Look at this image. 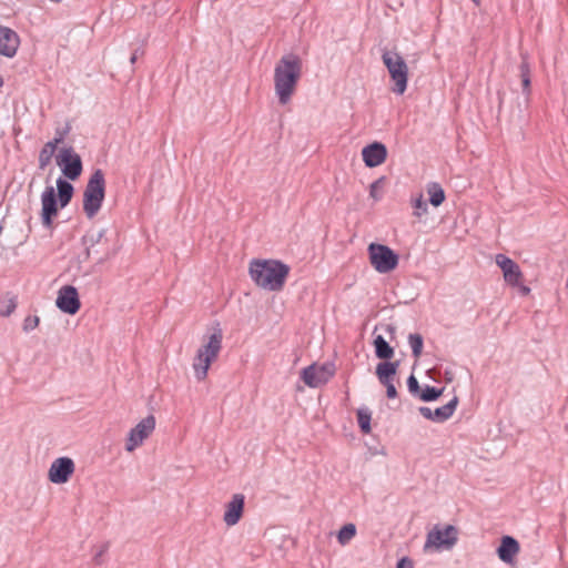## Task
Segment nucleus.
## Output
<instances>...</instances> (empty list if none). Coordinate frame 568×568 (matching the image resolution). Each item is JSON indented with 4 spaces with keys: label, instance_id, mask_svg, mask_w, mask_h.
Listing matches in <instances>:
<instances>
[{
    "label": "nucleus",
    "instance_id": "a18cd8bd",
    "mask_svg": "<svg viewBox=\"0 0 568 568\" xmlns=\"http://www.w3.org/2000/svg\"><path fill=\"white\" fill-rule=\"evenodd\" d=\"M109 257V253H105L104 256H101L99 261H103Z\"/></svg>",
    "mask_w": 568,
    "mask_h": 568
},
{
    "label": "nucleus",
    "instance_id": "9d476101",
    "mask_svg": "<svg viewBox=\"0 0 568 568\" xmlns=\"http://www.w3.org/2000/svg\"><path fill=\"white\" fill-rule=\"evenodd\" d=\"M155 428V418L153 415H149L143 418L135 427H133L130 433L125 444V449L128 452H133L138 446H140L145 438L150 436V434Z\"/></svg>",
    "mask_w": 568,
    "mask_h": 568
},
{
    "label": "nucleus",
    "instance_id": "20e7f679",
    "mask_svg": "<svg viewBox=\"0 0 568 568\" xmlns=\"http://www.w3.org/2000/svg\"><path fill=\"white\" fill-rule=\"evenodd\" d=\"M105 197V178L101 169L93 171L83 191V212L88 219H93Z\"/></svg>",
    "mask_w": 568,
    "mask_h": 568
},
{
    "label": "nucleus",
    "instance_id": "c9c22d12",
    "mask_svg": "<svg viewBox=\"0 0 568 568\" xmlns=\"http://www.w3.org/2000/svg\"><path fill=\"white\" fill-rule=\"evenodd\" d=\"M407 387L409 393L413 394L414 396L419 395L420 386L417 378L413 374L407 378Z\"/></svg>",
    "mask_w": 568,
    "mask_h": 568
},
{
    "label": "nucleus",
    "instance_id": "473e14b6",
    "mask_svg": "<svg viewBox=\"0 0 568 568\" xmlns=\"http://www.w3.org/2000/svg\"><path fill=\"white\" fill-rule=\"evenodd\" d=\"M413 206L415 209L414 215L418 217L427 212V203L422 194L414 201Z\"/></svg>",
    "mask_w": 568,
    "mask_h": 568
},
{
    "label": "nucleus",
    "instance_id": "423d86ee",
    "mask_svg": "<svg viewBox=\"0 0 568 568\" xmlns=\"http://www.w3.org/2000/svg\"><path fill=\"white\" fill-rule=\"evenodd\" d=\"M458 530L453 525H447L444 528L436 525L432 530L428 531L424 550L429 549H452L458 540Z\"/></svg>",
    "mask_w": 568,
    "mask_h": 568
},
{
    "label": "nucleus",
    "instance_id": "79ce46f5",
    "mask_svg": "<svg viewBox=\"0 0 568 568\" xmlns=\"http://www.w3.org/2000/svg\"><path fill=\"white\" fill-rule=\"evenodd\" d=\"M384 327L385 331L390 334V336H393L396 332V327L394 325L387 324Z\"/></svg>",
    "mask_w": 568,
    "mask_h": 568
},
{
    "label": "nucleus",
    "instance_id": "f257e3e1",
    "mask_svg": "<svg viewBox=\"0 0 568 568\" xmlns=\"http://www.w3.org/2000/svg\"><path fill=\"white\" fill-rule=\"evenodd\" d=\"M302 75V59L294 53L284 54L274 68V90L281 104L290 102Z\"/></svg>",
    "mask_w": 568,
    "mask_h": 568
},
{
    "label": "nucleus",
    "instance_id": "4c0bfd02",
    "mask_svg": "<svg viewBox=\"0 0 568 568\" xmlns=\"http://www.w3.org/2000/svg\"><path fill=\"white\" fill-rule=\"evenodd\" d=\"M396 568H414L413 560L408 557H403L398 560Z\"/></svg>",
    "mask_w": 568,
    "mask_h": 568
},
{
    "label": "nucleus",
    "instance_id": "cd10ccee",
    "mask_svg": "<svg viewBox=\"0 0 568 568\" xmlns=\"http://www.w3.org/2000/svg\"><path fill=\"white\" fill-rule=\"evenodd\" d=\"M408 344L412 348L413 356L418 358L423 352L424 339L423 336L418 333H413L408 335Z\"/></svg>",
    "mask_w": 568,
    "mask_h": 568
},
{
    "label": "nucleus",
    "instance_id": "6ab92c4d",
    "mask_svg": "<svg viewBox=\"0 0 568 568\" xmlns=\"http://www.w3.org/2000/svg\"><path fill=\"white\" fill-rule=\"evenodd\" d=\"M398 367L399 362L397 361L378 363L375 371L378 382L385 387L394 385V376L396 375Z\"/></svg>",
    "mask_w": 568,
    "mask_h": 568
},
{
    "label": "nucleus",
    "instance_id": "2eb2a0df",
    "mask_svg": "<svg viewBox=\"0 0 568 568\" xmlns=\"http://www.w3.org/2000/svg\"><path fill=\"white\" fill-rule=\"evenodd\" d=\"M495 261L501 268L505 281L513 286H518L523 277L519 265L504 254H497Z\"/></svg>",
    "mask_w": 568,
    "mask_h": 568
},
{
    "label": "nucleus",
    "instance_id": "39448f33",
    "mask_svg": "<svg viewBox=\"0 0 568 568\" xmlns=\"http://www.w3.org/2000/svg\"><path fill=\"white\" fill-rule=\"evenodd\" d=\"M382 60L390 75L392 91L402 95L407 89L408 67L404 58L396 51L383 50Z\"/></svg>",
    "mask_w": 568,
    "mask_h": 568
},
{
    "label": "nucleus",
    "instance_id": "f3484780",
    "mask_svg": "<svg viewBox=\"0 0 568 568\" xmlns=\"http://www.w3.org/2000/svg\"><path fill=\"white\" fill-rule=\"evenodd\" d=\"M20 40L17 32L7 27H0V54L12 58L19 48Z\"/></svg>",
    "mask_w": 568,
    "mask_h": 568
},
{
    "label": "nucleus",
    "instance_id": "7c9ffc66",
    "mask_svg": "<svg viewBox=\"0 0 568 568\" xmlns=\"http://www.w3.org/2000/svg\"><path fill=\"white\" fill-rule=\"evenodd\" d=\"M71 125L67 123L63 128H57L54 131V138L50 141L55 145L63 143L65 136L70 133Z\"/></svg>",
    "mask_w": 568,
    "mask_h": 568
},
{
    "label": "nucleus",
    "instance_id": "e433bc0d",
    "mask_svg": "<svg viewBox=\"0 0 568 568\" xmlns=\"http://www.w3.org/2000/svg\"><path fill=\"white\" fill-rule=\"evenodd\" d=\"M108 549H109V544H104L101 546L100 550L93 557V561L95 565H98V566L102 565V562H103L102 556L108 551Z\"/></svg>",
    "mask_w": 568,
    "mask_h": 568
},
{
    "label": "nucleus",
    "instance_id": "1a4fd4ad",
    "mask_svg": "<svg viewBox=\"0 0 568 568\" xmlns=\"http://www.w3.org/2000/svg\"><path fill=\"white\" fill-rule=\"evenodd\" d=\"M334 375V369L329 364L316 365L312 364L305 367L301 373L302 381L312 388L320 387L328 382Z\"/></svg>",
    "mask_w": 568,
    "mask_h": 568
},
{
    "label": "nucleus",
    "instance_id": "f03ea898",
    "mask_svg": "<svg viewBox=\"0 0 568 568\" xmlns=\"http://www.w3.org/2000/svg\"><path fill=\"white\" fill-rule=\"evenodd\" d=\"M288 273L290 266L277 260H256L250 264L252 280L257 286L267 291H281Z\"/></svg>",
    "mask_w": 568,
    "mask_h": 568
},
{
    "label": "nucleus",
    "instance_id": "a19ab883",
    "mask_svg": "<svg viewBox=\"0 0 568 568\" xmlns=\"http://www.w3.org/2000/svg\"><path fill=\"white\" fill-rule=\"evenodd\" d=\"M142 54H143V51H142V50H140V49H136V50L132 53V55H131V58H130V62H131L132 64H134V63H135V61L138 60V58H139L140 55H142Z\"/></svg>",
    "mask_w": 568,
    "mask_h": 568
},
{
    "label": "nucleus",
    "instance_id": "c756f323",
    "mask_svg": "<svg viewBox=\"0 0 568 568\" xmlns=\"http://www.w3.org/2000/svg\"><path fill=\"white\" fill-rule=\"evenodd\" d=\"M17 308V300L11 297L7 301L0 302V316L8 317L10 316L14 310Z\"/></svg>",
    "mask_w": 568,
    "mask_h": 568
},
{
    "label": "nucleus",
    "instance_id": "b1692460",
    "mask_svg": "<svg viewBox=\"0 0 568 568\" xmlns=\"http://www.w3.org/2000/svg\"><path fill=\"white\" fill-rule=\"evenodd\" d=\"M357 423L361 428V430L364 434L371 433V419H372V412L367 407H361L357 409Z\"/></svg>",
    "mask_w": 568,
    "mask_h": 568
},
{
    "label": "nucleus",
    "instance_id": "ddd939ff",
    "mask_svg": "<svg viewBox=\"0 0 568 568\" xmlns=\"http://www.w3.org/2000/svg\"><path fill=\"white\" fill-rule=\"evenodd\" d=\"M74 462L70 457H59L49 468V480L53 484H64L74 473Z\"/></svg>",
    "mask_w": 568,
    "mask_h": 568
},
{
    "label": "nucleus",
    "instance_id": "58836bf2",
    "mask_svg": "<svg viewBox=\"0 0 568 568\" xmlns=\"http://www.w3.org/2000/svg\"><path fill=\"white\" fill-rule=\"evenodd\" d=\"M530 83H531L530 78L521 79L523 92L525 94L530 93Z\"/></svg>",
    "mask_w": 568,
    "mask_h": 568
},
{
    "label": "nucleus",
    "instance_id": "0eeeda50",
    "mask_svg": "<svg viewBox=\"0 0 568 568\" xmlns=\"http://www.w3.org/2000/svg\"><path fill=\"white\" fill-rule=\"evenodd\" d=\"M369 262L382 274L388 273L398 265V255L384 244L368 245Z\"/></svg>",
    "mask_w": 568,
    "mask_h": 568
},
{
    "label": "nucleus",
    "instance_id": "6e6552de",
    "mask_svg": "<svg viewBox=\"0 0 568 568\" xmlns=\"http://www.w3.org/2000/svg\"><path fill=\"white\" fill-rule=\"evenodd\" d=\"M55 162L62 174L71 181L78 180L83 171L81 156L72 146L60 149Z\"/></svg>",
    "mask_w": 568,
    "mask_h": 568
},
{
    "label": "nucleus",
    "instance_id": "dca6fc26",
    "mask_svg": "<svg viewBox=\"0 0 568 568\" xmlns=\"http://www.w3.org/2000/svg\"><path fill=\"white\" fill-rule=\"evenodd\" d=\"M363 161L368 168L381 165L387 156V149L381 142H373L362 150Z\"/></svg>",
    "mask_w": 568,
    "mask_h": 568
},
{
    "label": "nucleus",
    "instance_id": "a211bd4d",
    "mask_svg": "<svg viewBox=\"0 0 568 568\" xmlns=\"http://www.w3.org/2000/svg\"><path fill=\"white\" fill-rule=\"evenodd\" d=\"M244 495L235 494L232 496V499L226 504V510L223 517L227 526H234L240 521L244 510Z\"/></svg>",
    "mask_w": 568,
    "mask_h": 568
},
{
    "label": "nucleus",
    "instance_id": "f8f14e48",
    "mask_svg": "<svg viewBox=\"0 0 568 568\" xmlns=\"http://www.w3.org/2000/svg\"><path fill=\"white\" fill-rule=\"evenodd\" d=\"M57 307L69 315H74L81 307L78 291L72 285L62 286L55 300Z\"/></svg>",
    "mask_w": 568,
    "mask_h": 568
},
{
    "label": "nucleus",
    "instance_id": "4468645a",
    "mask_svg": "<svg viewBox=\"0 0 568 568\" xmlns=\"http://www.w3.org/2000/svg\"><path fill=\"white\" fill-rule=\"evenodd\" d=\"M457 405L458 397L454 396L447 404L443 405L442 407L432 409L427 406H420L418 412L424 418L434 423H444L453 416Z\"/></svg>",
    "mask_w": 568,
    "mask_h": 568
},
{
    "label": "nucleus",
    "instance_id": "7ed1b4c3",
    "mask_svg": "<svg viewBox=\"0 0 568 568\" xmlns=\"http://www.w3.org/2000/svg\"><path fill=\"white\" fill-rule=\"evenodd\" d=\"M222 329L216 328L209 336L207 342L197 349L192 364L197 381L206 378L211 364L216 359L222 349Z\"/></svg>",
    "mask_w": 568,
    "mask_h": 568
},
{
    "label": "nucleus",
    "instance_id": "49530a36",
    "mask_svg": "<svg viewBox=\"0 0 568 568\" xmlns=\"http://www.w3.org/2000/svg\"><path fill=\"white\" fill-rule=\"evenodd\" d=\"M3 85V78L0 75V87Z\"/></svg>",
    "mask_w": 568,
    "mask_h": 568
},
{
    "label": "nucleus",
    "instance_id": "ea45409f",
    "mask_svg": "<svg viewBox=\"0 0 568 568\" xmlns=\"http://www.w3.org/2000/svg\"><path fill=\"white\" fill-rule=\"evenodd\" d=\"M386 396L388 398L397 397V389H396L395 385H389L388 387H386Z\"/></svg>",
    "mask_w": 568,
    "mask_h": 568
},
{
    "label": "nucleus",
    "instance_id": "f704fd0d",
    "mask_svg": "<svg viewBox=\"0 0 568 568\" xmlns=\"http://www.w3.org/2000/svg\"><path fill=\"white\" fill-rule=\"evenodd\" d=\"M519 77L521 79L530 78V67L527 61V54L521 53V62L519 64Z\"/></svg>",
    "mask_w": 568,
    "mask_h": 568
},
{
    "label": "nucleus",
    "instance_id": "bb28decb",
    "mask_svg": "<svg viewBox=\"0 0 568 568\" xmlns=\"http://www.w3.org/2000/svg\"><path fill=\"white\" fill-rule=\"evenodd\" d=\"M444 388H436L434 386L426 385L419 393L418 397L423 402H433L442 396Z\"/></svg>",
    "mask_w": 568,
    "mask_h": 568
},
{
    "label": "nucleus",
    "instance_id": "aec40b11",
    "mask_svg": "<svg viewBox=\"0 0 568 568\" xmlns=\"http://www.w3.org/2000/svg\"><path fill=\"white\" fill-rule=\"evenodd\" d=\"M519 551L518 541L511 536H504L500 546L497 549L498 557L504 562H511L515 555Z\"/></svg>",
    "mask_w": 568,
    "mask_h": 568
},
{
    "label": "nucleus",
    "instance_id": "a878e982",
    "mask_svg": "<svg viewBox=\"0 0 568 568\" xmlns=\"http://www.w3.org/2000/svg\"><path fill=\"white\" fill-rule=\"evenodd\" d=\"M105 235V230H100L97 233H91L87 237H84L85 243L88 244L87 247V256H90L92 252L99 253L98 250H93L97 244H100L102 242V239Z\"/></svg>",
    "mask_w": 568,
    "mask_h": 568
},
{
    "label": "nucleus",
    "instance_id": "37998d69",
    "mask_svg": "<svg viewBox=\"0 0 568 568\" xmlns=\"http://www.w3.org/2000/svg\"><path fill=\"white\" fill-rule=\"evenodd\" d=\"M519 292L523 294V295H528L530 293V288L526 285H521L519 287Z\"/></svg>",
    "mask_w": 568,
    "mask_h": 568
},
{
    "label": "nucleus",
    "instance_id": "5701e85b",
    "mask_svg": "<svg viewBox=\"0 0 568 568\" xmlns=\"http://www.w3.org/2000/svg\"><path fill=\"white\" fill-rule=\"evenodd\" d=\"M57 148L58 145L48 141L40 150L38 161L39 168L41 170H44L51 163L52 156L54 155Z\"/></svg>",
    "mask_w": 568,
    "mask_h": 568
},
{
    "label": "nucleus",
    "instance_id": "72a5a7b5",
    "mask_svg": "<svg viewBox=\"0 0 568 568\" xmlns=\"http://www.w3.org/2000/svg\"><path fill=\"white\" fill-rule=\"evenodd\" d=\"M39 323L40 318L37 315H29L24 318L22 328L26 333H29L38 327Z\"/></svg>",
    "mask_w": 568,
    "mask_h": 568
},
{
    "label": "nucleus",
    "instance_id": "393cba45",
    "mask_svg": "<svg viewBox=\"0 0 568 568\" xmlns=\"http://www.w3.org/2000/svg\"><path fill=\"white\" fill-rule=\"evenodd\" d=\"M427 191L432 205L439 206L445 201V192L438 183H430Z\"/></svg>",
    "mask_w": 568,
    "mask_h": 568
},
{
    "label": "nucleus",
    "instance_id": "412c9836",
    "mask_svg": "<svg viewBox=\"0 0 568 568\" xmlns=\"http://www.w3.org/2000/svg\"><path fill=\"white\" fill-rule=\"evenodd\" d=\"M57 197L59 199L60 207L63 209L71 202L74 193V187L69 181L59 178L57 180Z\"/></svg>",
    "mask_w": 568,
    "mask_h": 568
},
{
    "label": "nucleus",
    "instance_id": "2f4dec72",
    "mask_svg": "<svg viewBox=\"0 0 568 568\" xmlns=\"http://www.w3.org/2000/svg\"><path fill=\"white\" fill-rule=\"evenodd\" d=\"M383 183H384V178H381L376 181H374L371 186H369V195L371 197H373L375 201H379L382 199V193H381V189L383 186Z\"/></svg>",
    "mask_w": 568,
    "mask_h": 568
},
{
    "label": "nucleus",
    "instance_id": "9b49d317",
    "mask_svg": "<svg viewBox=\"0 0 568 568\" xmlns=\"http://www.w3.org/2000/svg\"><path fill=\"white\" fill-rule=\"evenodd\" d=\"M41 221L43 226L51 227L53 219L58 214L60 206L59 199L57 197L55 190L53 186H45L41 194Z\"/></svg>",
    "mask_w": 568,
    "mask_h": 568
},
{
    "label": "nucleus",
    "instance_id": "4be33fe9",
    "mask_svg": "<svg viewBox=\"0 0 568 568\" xmlns=\"http://www.w3.org/2000/svg\"><path fill=\"white\" fill-rule=\"evenodd\" d=\"M373 345L377 358L382 362H390L389 359L394 356V348L382 335L374 337Z\"/></svg>",
    "mask_w": 568,
    "mask_h": 568
},
{
    "label": "nucleus",
    "instance_id": "c03bdc74",
    "mask_svg": "<svg viewBox=\"0 0 568 568\" xmlns=\"http://www.w3.org/2000/svg\"><path fill=\"white\" fill-rule=\"evenodd\" d=\"M445 375H446V381H447V382H452V379H453L452 374H450V373H448V372H446V374H445Z\"/></svg>",
    "mask_w": 568,
    "mask_h": 568
},
{
    "label": "nucleus",
    "instance_id": "c85d7f7f",
    "mask_svg": "<svg viewBox=\"0 0 568 568\" xmlns=\"http://www.w3.org/2000/svg\"><path fill=\"white\" fill-rule=\"evenodd\" d=\"M356 535V527L354 524L344 525L338 531L337 539L341 545H346Z\"/></svg>",
    "mask_w": 568,
    "mask_h": 568
}]
</instances>
